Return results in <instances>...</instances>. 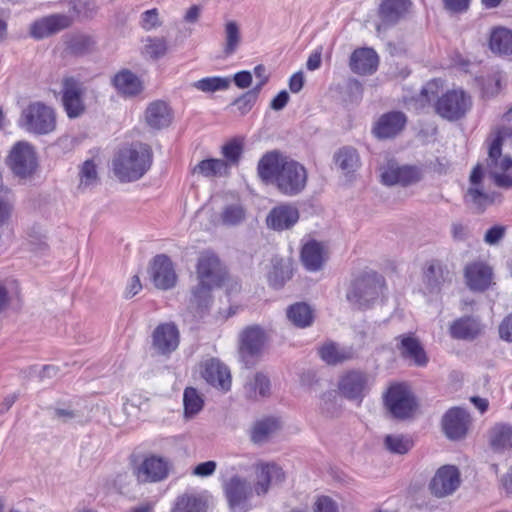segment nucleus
<instances>
[{"label":"nucleus","instance_id":"15","mask_svg":"<svg viewBox=\"0 0 512 512\" xmlns=\"http://www.w3.org/2000/svg\"><path fill=\"white\" fill-rule=\"evenodd\" d=\"M284 480L285 473L280 466L274 463L259 464L255 467L252 489L257 496H264L271 485L281 484Z\"/></svg>","mask_w":512,"mask_h":512},{"label":"nucleus","instance_id":"42","mask_svg":"<svg viewBox=\"0 0 512 512\" xmlns=\"http://www.w3.org/2000/svg\"><path fill=\"white\" fill-rule=\"evenodd\" d=\"M27 244L29 250L35 254H45L48 251L47 236L40 225L34 224L27 230Z\"/></svg>","mask_w":512,"mask_h":512},{"label":"nucleus","instance_id":"47","mask_svg":"<svg viewBox=\"0 0 512 512\" xmlns=\"http://www.w3.org/2000/svg\"><path fill=\"white\" fill-rule=\"evenodd\" d=\"M205 502L195 496L184 494L179 496L171 512H204Z\"/></svg>","mask_w":512,"mask_h":512},{"label":"nucleus","instance_id":"36","mask_svg":"<svg viewBox=\"0 0 512 512\" xmlns=\"http://www.w3.org/2000/svg\"><path fill=\"white\" fill-rule=\"evenodd\" d=\"M217 286L209 283H200L198 281L191 290L190 306L196 310L198 314H202L209 308L212 302L211 292Z\"/></svg>","mask_w":512,"mask_h":512},{"label":"nucleus","instance_id":"11","mask_svg":"<svg viewBox=\"0 0 512 512\" xmlns=\"http://www.w3.org/2000/svg\"><path fill=\"white\" fill-rule=\"evenodd\" d=\"M223 489L233 512H247L251 508L249 499L254 492L252 484L247 479L234 475L224 482Z\"/></svg>","mask_w":512,"mask_h":512},{"label":"nucleus","instance_id":"58","mask_svg":"<svg viewBox=\"0 0 512 512\" xmlns=\"http://www.w3.org/2000/svg\"><path fill=\"white\" fill-rule=\"evenodd\" d=\"M502 73L497 72L489 77L483 85V93L487 97H492L498 94L502 88Z\"/></svg>","mask_w":512,"mask_h":512},{"label":"nucleus","instance_id":"18","mask_svg":"<svg viewBox=\"0 0 512 512\" xmlns=\"http://www.w3.org/2000/svg\"><path fill=\"white\" fill-rule=\"evenodd\" d=\"M179 345V331L172 323L158 325L152 333V348L161 355H168Z\"/></svg>","mask_w":512,"mask_h":512},{"label":"nucleus","instance_id":"54","mask_svg":"<svg viewBox=\"0 0 512 512\" xmlns=\"http://www.w3.org/2000/svg\"><path fill=\"white\" fill-rule=\"evenodd\" d=\"M146 53L153 59L163 57L168 51V43L163 37H154L147 40Z\"/></svg>","mask_w":512,"mask_h":512},{"label":"nucleus","instance_id":"64","mask_svg":"<svg viewBox=\"0 0 512 512\" xmlns=\"http://www.w3.org/2000/svg\"><path fill=\"white\" fill-rule=\"evenodd\" d=\"M500 338L512 342V313L508 314L499 325Z\"/></svg>","mask_w":512,"mask_h":512},{"label":"nucleus","instance_id":"30","mask_svg":"<svg viewBox=\"0 0 512 512\" xmlns=\"http://www.w3.org/2000/svg\"><path fill=\"white\" fill-rule=\"evenodd\" d=\"M410 0H380L379 16L384 23H397L409 10Z\"/></svg>","mask_w":512,"mask_h":512},{"label":"nucleus","instance_id":"28","mask_svg":"<svg viewBox=\"0 0 512 512\" xmlns=\"http://www.w3.org/2000/svg\"><path fill=\"white\" fill-rule=\"evenodd\" d=\"M168 473L166 463L156 457L146 459L137 469L139 482H157L166 478Z\"/></svg>","mask_w":512,"mask_h":512},{"label":"nucleus","instance_id":"29","mask_svg":"<svg viewBox=\"0 0 512 512\" xmlns=\"http://www.w3.org/2000/svg\"><path fill=\"white\" fill-rule=\"evenodd\" d=\"M334 164L346 177L356 172L360 165V156L357 150L351 146L338 149L333 156Z\"/></svg>","mask_w":512,"mask_h":512},{"label":"nucleus","instance_id":"24","mask_svg":"<svg viewBox=\"0 0 512 512\" xmlns=\"http://www.w3.org/2000/svg\"><path fill=\"white\" fill-rule=\"evenodd\" d=\"M397 349L400 355L404 359L413 361L417 366H425L428 362V358L418 338L412 333L403 334L396 337Z\"/></svg>","mask_w":512,"mask_h":512},{"label":"nucleus","instance_id":"39","mask_svg":"<svg viewBox=\"0 0 512 512\" xmlns=\"http://www.w3.org/2000/svg\"><path fill=\"white\" fill-rule=\"evenodd\" d=\"M320 357L327 364H338L353 358L351 348L340 347L335 343H326L319 350Z\"/></svg>","mask_w":512,"mask_h":512},{"label":"nucleus","instance_id":"9","mask_svg":"<svg viewBox=\"0 0 512 512\" xmlns=\"http://www.w3.org/2000/svg\"><path fill=\"white\" fill-rule=\"evenodd\" d=\"M372 385V377L365 371L349 370L338 381V391L346 399L361 403Z\"/></svg>","mask_w":512,"mask_h":512},{"label":"nucleus","instance_id":"7","mask_svg":"<svg viewBox=\"0 0 512 512\" xmlns=\"http://www.w3.org/2000/svg\"><path fill=\"white\" fill-rule=\"evenodd\" d=\"M268 335L260 325L245 327L238 336V353L246 368L253 367L260 358Z\"/></svg>","mask_w":512,"mask_h":512},{"label":"nucleus","instance_id":"4","mask_svg":"<svg viewBox=\"0 0 512 512\" xmlns=\"http://www.w3.org/2000/svg\"><path fill=\"white\" fill-rule=\"evenodd\" d=\"M383 288L384 278L375 272H367L351 283L346 298L354 308L368 309L379 300Z\"/></svg>","mask_w":512,"mask_h":512},{"label":"nucleus","instance_id":"31","mask_svg":"<svg viewBox=\"0 0 512 512\" xmlns=\"http://www.w3.org/2000/svg\"><path fill=\"white\" fill-rule=\"evenodd\" d=\"M326 260L324 246L315 240L307 242L301 250V261L309 271H318Z\"/></svg>","mask_w":512,"mask_h":512},{"label":"nucleus","instance_id":"35","mask_svg":"<svg viewBox=\"0 0 512 512\" xmlns=\"http://www.w3.org/2000/svg\"><path fill=\"white\" fill-rule=\"evenodd\" d=\"M288 320L298 328H306L312 325L314 320L313 310L305 302H297L286 310Z\"/></svg>","mask_w":512,"mask_h":512},{"label":"nucleus","instance_id":"50","mask_svg":"<svg viewBox=\"0 0 512 512\" xmlns=\"http://www.w3.org/2000/svg\"><path fill=\"white\" fill-rule=\"evenodd\" d=\"M384 445L391 453L405 454L412 447V441L401 434L387 435L384 440Z\"/></svg>","mask_w":512,"mask_h":512},{"label":"nucleus","instance_id":"52","mask_svg":"<svg viewBox=\"0 0 512 512\" xmlns=\"http://www.w3.org/2000/svg\"><path fill=\"white\" fill-rule=\"evenodd\" d=\"M15 208V196L11 191L9 194L0 195V229L8 225Z\"/></svg>","mask_w":512,"mask_h":512},{"label":"nucleus","instance_id":"60","mask_svg":"<svg viewBox=\"0 0 512 512\" xmlns=\"http://www.w3.org/2000/svg\"><path fill=\"white\" fill-rule=\"evenodd\" d=\"M14 283L12 280H0V312L7 310L11 302V289Z\"/></svg>","mask_w":512,"mask_h":512},{"label":"nucleus","instance_id":"8","mask_svg":"<svg viewBox=\"0 0 512 512\" xmlns=\"http://www.w3.org/2000/svg\"><path fill=\"white\" fill-rule=\"evenodd\" d=\"M6 164L18 179H31L38 168L37 154L34 147L25 141L17 142L11 148L6 158Z\"/></svg>","mask_w":512,"mask_h":512},{"label":"nucleus","instance_id":"40","mask_svg":"<svg viewBox=\"0 0 512 512\" xmlns=\"http://www.w3.org/2000/svg\"><path fill=\"white\" fill-rule=\"evenodd\" d=\"M113 83L115 88L124 95L133 96L141 90V83L137 76L127 70L116 74Z\"/></svg>","mask_w":512,"mask_h":512},{"label":"nucleus","instance_id":"23","mask_svg":"<svg viewBox=\"0 0 512 512\" xmlns=\"http://www.w3.org/2000/svg\"><path fill=\"white\" fill-rule=\"evenodd\" d=\"M202 377L207 383L224 392L231 387V375L228 367L217 359L205 362Z\"/></svg>","mask_w":512,"mask_h":512},{"label":"nucleus","instance_id":"44","mask_svg":"<svg viewBox=\"0 0 512 512\" xmlns=\"http://www.w3.org/2000/svg\"><path fill=\"white\" fill-rule=\"evenodd\" d=\"M224 48L226 56L232 55L238 49L241 43L240 27L236 21H227L224 27Z\"/></svg>","mask_w":512,"mask_h":512},{"label":"nucleus","instance_id":"22","mask_svg":"<svg viewBox=\"0 0 512 512\" xmlns=\"http://www.w3.org/2000/svg\"><path fill=\"white\" fill-rule=\"evenodd\" d=\"M299 219L298 209L291 204H281L268 213L266 224L276 231H283L293 227Z\"/></svg>","mask_w":512,"mask_h":512},{"label":"nucleus","instance_id":"49","mask_svg":"<svg viewBox=\"0 0 512 512\" xmlns=\"http://www.w3.org/2000/svg\"><path fill=\"white\" fill-rule=\"evenodd\" d=\"M230 79L225 77H207L194 83V87L206 93L226 90L230 86Z\"/></svg>","mask_w":512,"mask_h":512},{"label":"nucleus","instance_id":"27","mask_svg":"<svg viewBox=\"0 0 512 512\" xmlns=\"http://www.w3.org/2000/svg\"><path fill=\"white\" fill-rule=\"evenodd\" d=\"M465 278L471 290L484 291L491 284L492 270L484 263H472L465 268Z\"/></svg>","mask_w":512,"mask_h":512},{"label":"nucleus","instance_id":"1","mask_svg":"<svg viewBox=\"0 0 512 512\" xmlns=\"http://www.w3.org/2000/svg\"><path fill=\"white\" fill-rule=\"evenodd\" d=\"M257 170L263 181L275 184L278 191L286 196L298 195L307 184L305 167L278 151L263 155Z\"/></svg>","mask_w":512,"mask_h":512},{"label":"nucleus","instance_id":"43","mask_svg":"<svg viewBox=\"0 0 512 512\" xmlns=\"http://www.w3.org/2000/svg\"><path fill=\"white\" fill-rule=\"evenodd\" d=\"M78 189L85 191L97 185L99 181L97 165L94 160L89 159L82 163L79 168Z\"/></svg>","mask_w":512,"mask_h":512},{"label":"nucleus","instance_id":"62","mask_svg":"<svg viewBox=\"0 0 512 512\" xmlns=\"http://www.w3.org/2000/svg\"><path fill=\"white\" fill-rule=\"evenodd\" d=\"M505 235V227L496 225L487 230L484 241L489 245H496Z\"/></svg>","mask_w":512,"mask_h":512},{"label":"nucleus","instance_id":"16","mask_svg":"<svg viewBox=\"0 0 512 512\" xmlns=\"http://www.w3.org/2000/svg\"><path fill=\"white\" fill-rule=\"evenodd\" d=\"M73 23V18L65 14H52L34 21L29 28V34L40 40L56 34Z\"/></svg>","mask_w":512,"mask_h":512},{"label":"nucleus","instance_id":"25","mask_svg":"<svg viewBox=\"0 0 512 512\" xmlns=\"http://www.w3.org/2000/svg\"><path fill=\"white\" fill-rule=\"evenodd\" d=\"M378 63V55L372 48H359L351 54L349 67L358 75H370L377 70Z\"/></svg>","mask_w":512,"mask_h":512},{"label":"nucleus","instance_id":"12","mask_svg":"<svg viewBox=\"0 0 512 512\" xmlns=\"http://www.w3.org/2000/svg\"><path fill=\"white\" fill-rule=\"evenodd\" d=\"M226 272L219 257L210 250L200 252L196 264V278L200 283L220 286Z\"/></svg>","mask_w":512,"mask_h":512},{"label":"nucleus","instance_id":"19","mask_svg":"<svg viewBox=\"0 0 512 512\" xmlns=\"http://www.w3.org/2000/svg\"><path fill=\"white\" fill-rule=\"evenodd\" d=\"M150 275L154 285L163 290L174 287L177 281L172 261L163 254L153 259Z\"/></svg>","mask_w":512,"mask_h":512},{"label":"nucleus","instance_id":"55","mask_svg":"<svg viewBox=\"0 0 512 512\" xmlns=\"http://www.w3.org/2000/svg\"><path fill=\"white\" fill-rule=\"evenodd\" d=\"M320 409L323 414L329 417L336 415L338 411L336 391L330 390L322 394L320 399Z\"/></svg>","mask_w":512,"mask_h":512},{"label":"nucleus","instance_id":"21","mask_svg":"<svg viewBox=\"0 0 512 512\" xmlns=\"http://www.w3.org/2000/svg\"><path fill=\"white\" fill-rule=\"evenodd\" d=\"M172 121L173 111L165 101L155 100L145 109L144 122L151 130L165 129L171 125Z\"/></svg>","mask_w":512,"mask_h":512},{"label":"nucleus","instance_id":"38","mask_svg":"<svg viewBox=\"0 0 512 512\" xmlns=\"http://www.w3.org/2000/svg\"><path fill=\"white\" fill-rule=\"evenodd\" d=\"M489 46L492 52L500 55H512V31L498 27L491 32Z\"/></svg>","mask_w":512,"mask_h":512},{"label":"nucleus","instance_id":"3","mask_svg":"<svg viewBox=\"0 0 512 512\" xmlns=\"http://www.w3.org/2000/svg\"><path fill=\"white\" fill-rule=\"evenodd\" d=\"M153 152L145 143H136L125 147L115 155L112 167L114 175L120 182H133L150 169Z\"/></svg>","mask_w":512,"mask_h":512},{"label":"nucleus","instance_id":"14","mask_svg":"<svg viewBox=\"0 0 512 512\" xmlns=\"http://www.w3.org/2000/svg\"><path fill=\"white\" fill-rule=\"evenodd\" d=\"M381 180L385 185L408 186L418 182L421 178L420 171L412 166H400L397 162L389 161L381 168Z\"/></svg>","mask_w":512,"mask_h":512},{"label":"nucleus","instance_id":"53","mask_svg":"<svg viewBox=\"0 0 512 512\" xmlns=\"http://www.w3.org/2000/svg\"><path fill=\"white\" fill-rule=\"evenodd\" d=\"M70 11L78 19H90L97 12V6L92 0H74L71 2Z\"/></svg>","mask_w":512,"mask_h":512},{"label":"nucleus","instance_id":"13","mask_svg":"<svg viewBox=\"0 0 512 512\" xmlns=\"http://www.w3.org/2000/svg\"><path fill=\"white\" fill-rule=\"evenodd\" d=\"M385 404L390 413L398 419L410 417L417 405L412 392L403 385H393L389 388Z\"/></svg>","mask_w":512,"mask_h":512},{"label":"nucleus","instance_id":"10","mask_svg":"<svg viewBox=\"0 0 512 512\" xmlns=\"http://www.w3.org/2000/svg\"><path fill=\"white\" fill-rule=\"evenodd\" d=\"M85 88L74 76H65L62 80V105L70 119L81 117L86 110L84 103Z\"/></svg>","mask_w":512,"mask_h":512},{"label":"nucleus","instance_id":"37","mask_svg":"<svg viewBox=\"0 0 512 512\" xmlns=\"http://www.w3.org/2000/svg\"><path fill=\"white\" fill-rule=\"evenodd\" d=\"M490 446L495 452H502L512 447V426L496 424L489 433Z\"/></svg>","mask_w":512,"mask_h":512},{"label":"nucleus","instance_id":"46","mask_svg":"<svg viewBox=\"0 0 512 512\" xmlns=\"http://www.w3.org/2000/svg\"><path fill=\"white\" fill-rule=\"evenodd\" d=\"M246 216V211L242 204L233 203L226 205L221 214L220 220L225 226H237L241 224Z\"/></svg>","mask_w":512,"mask_h":512},{"label":"nucleus","instance_id":"32","mask_svg":"<svg viewBox=\"0 0 512 512\" xmlns=\"http://www.w3.org/2000/svg\"><path fill=\"white\" fill-rule=\"evenodd\" d=\"M450 280V271L440 261H431L424 272V282L430 292H438L441 286Z\"/></svg>","mask_w":512,"mask_h":512},{"label":"nucleus","instance_id":"57","mask_svg":"<svg viewBox=\"0 0 512 512\" xmlns=\"http://www.w3.org/2000/svg\"><path fill=\"white\" fill-rule=\"evenodd\" d=\"M241 153L242 147L237 141H231L223 147V155L229 164V168L238 163Z\"/></svg>","mask_w":512,"mask_h":512},{"label":"nucleus","instance_id":"48","mask_svg":"<svg viewBox=\"0 0 512 512\" xmlns=\"http://www.w3.org/2000/svg\"><path fill=\"white\" fill-rule=\"evenodd\" d=\"M184 410L187 417L194 416L203 407V399L193 387H188L183 395Z\"/></svg>","mask_w":512,"mask_h":512},{"label":"nucleus","instance_id":"2","mask_svg":"<svg viewBox=\"0 0 512 512\" xmlns=\"http://www.w3.org/2000/svg\"><path fill=\"white\" fill-rule=\"evenodd\" d=\"M440 81L426 83L416 98L421 108L433 103L437 115L448 121H456L464 117L471 107V98L463 90H450L439 96Z\"/></svg>","mask_w":512,"mask_h":512},{"label":"nucleus","instance_id":"61","mask_svg":"<svg viewBox=\"0 0 512 512\" xmlns=\"http://www.w3.org/2000/svg\"><path fill=\"white\" fill-rule=\"evenodd\" d=\"M93 45V39L85 35L76 36L70 42V48L75 53H85L90 50Z\"/></svg>","mask_w":512,"mask_h":512},{"label":"nucleus","instance_id":"26","mask_svg":"<svg viewBox=\"0 0 512 512\" xmlns=\"http://www.w3.org/2000/svg\"><path fill=\"white\" fill-rule=\"evenodd\" d=\"M406 117L402 112H389L380 117L373 133L379 139L396 136L405 126Z\"/></svg>","mask_w":512,"mask_h":512},{"label":"nucleus","instance_id":"56","mask_svg":"<svg viewBox=\"0 0 512 512\" xmlns=\"http://www.w3.org/2000/svg\"><path fill=\"white\" fill-rule=\"evenodd\" d=\"M258 94L259 92L257 91V89H252L241 95L239 98H237L234 101L233 105L237 107V109L240 111L242 115L246 114L251 110V108L255 104Z\"/></svg>","mask_w":512,"mask_h":512},{"label":"nucleus","instance_id":"33","mask_svg":"<svg viewBox=\"0 0 512 512\" xmlns=\"http://www.w3.org/2000/svg\"><path fill=\"white\" fill-rule=\"evenodd\" d=\"M280 423L275 418H264L257 422L251 430V441L261 445L268 442L279 430Z\"/></svg>","mask_w":512,"mask_h":512},{"label":"nucleus","instance_id":"41","mask_svg":"<svg viewBox=\"0 0 512 512\" xmlns=\"http://www.w3.org/2000/svg\"><path fill=\"white\" fill-rule=\"evenodd\" d=\"M271 383L269 378L258 372L253 379L245 384V394L250 399H258L259 397H266L270 394Z\"/></svg>","mask_w":512,"mask_h":512},{"label":"nucleus","instance_id":"45","mask_svg":"<svg viewBox=\"0 0 512 512\" xmlns=\"http://www.w3.org/2000/svg\"><path fill=\"white\" fill-rule=\"evenodd\" d=\"M477 332V324L470 318L458 319L450 327V333L456 339L474 338Z\"/></svg>","mask_w":512,"mask_h":512},{"label":"nucleus","instance_id":"63","mask_svg":"<svg viewBox=\"0 0 512 512\" xmlns=\"http://www.w3.org/2000/svg\"><path fill=\"white\" fill-rule=\"evenodd\" d=\"M315 512H338V507L330 497L321 496L315 503Z\"/></svg>","mask_w":512,"mask_h":512},{"label":"nucleus","instance_id":"6","mask_svg":"<svg viewBox=\"0 0 512 512\" xmlns=\"http://www.w3.org/2000/svg\"><path fill=\"white\" fill-rule=\"evenodd\" d=\"M490 139L487 172L496 185H504L507 180V175L504 173L512 168V160L508 156L502 157V145L508 139H512V129L509 127L497 128L491 133Z\"/></svg>","mask_w":512,"mask_h":512},{"label":"nucleus","instance_id":"34","mask_svg":"<svg viewBox=\"0 0 512 512\" xmlns=\"http://www.w3.org/2000/svg\"><path fill=\"white\" fill-rule=\"evenodd\" d=\"M192 172L206 178L226 177L229 175V164L223 159H205L200 161Z\"/></svg>","mask_w":512,"mask_h":512},{"label":"nucleus","instance_id":"20","mask_svg":"<svg viewBox=\"0 0 512 512\" xmlns=\"http://www.w3.org/2000/svg\"><path fill=\"white\" fill-rule=\"evenodd\" d=\"M469 423V414L458 407L449 409L442 419L444 433L452 440L463 438L468 431Z\"/></svg>","mask_w":512,"mask_h":512},{"label":"nucleus","instance_id":"51","mask_svg":"<svg viewBox=\"0 0 512 512\" xmlns=\"http://www.w3.org/2000/svg\"><path fill=\"white\" fill-rule=\"evenodd\" d=\"M466 202L472 205V208L477 212L481 213L484 209L492 203V199L488 194L484 193L477 187H471L468 189L466 196Z\"/></svg>","mask_w":512,"mask_h":512},{"label":"nucleus","instance_id":"59","mask_svg":"<svg viewBox=\"0 0 512 512\" xmlns=\"http://www.w3.org/2000/svg\"><path fill=\"white\" fill-rule=\"evenodd\" d=\"M288 279H290V272L276 265L268 275L269 283L274 288L282 287Z\"/></svg>","mask_w":512,"mask_h":512},{"label":"nucleus","instance_id":"5","mask_svg":"<svg viewBox=\"0 0 512 512\" xmlns=\"http://www.w3.org/2000/svg\"><path fill=\"white\" fill-rule=\"evenodd\" d=\"M19 126L34 135H48L56 130V111L44 102H32L23 109L19 118Z\"/></svg>","mask_w":512,"mask_h":512},{"label":"nucleus","instance_id":"17","mask_svg":"<svg viewBox=\"0 0 512 512\" xmlns=\"http://www.w3.org/2000/svg\"><path fill=\"white\" fill-rule=\"evenodd\" d=\"M460 485V473L454 466L446 465L437 470L429 489L436 497H445L455 492Z\"/></svg>","mask_w":512,"mask_h":512}]
</instances>
